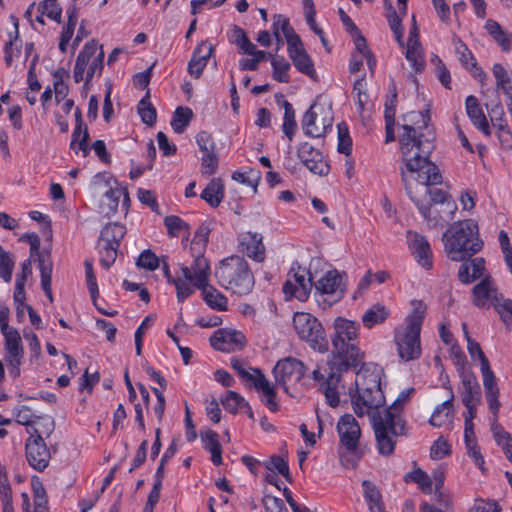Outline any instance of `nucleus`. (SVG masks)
<instances>
[{"instance_id":"44","label":"nucleus","mask_w":512,"mask_h":512,"mask_svg":"<svg viewBox=\"0 0 512 512\" xmlns=\"http://www.w3.org/2000/svg\"><path fill=\"white\" fill-rule=\"evenodd\" d=\"M89 139L88 130H74L70 142L71 150L76 155L81 153L83 157L87 156L90 151Z\"/></svg>"},{"instance_id":"27","label":"nucleus","mask_w":512,"mask_h":512,"mask_svg":"<svg viewBox=\"0 0 512 512\" xmlns=\"http://www.w3.org/2000/svg\"><path fill=\"white\" fill-rule=\"evenodd\" d=\"M456 52L458 54L459 61L461 64L469 70V72L479 82L483 83L487 78L486 73L477 65L476 59L468 47L463 43L460 38L454 40Z\"/></svg>"},{"instance_id":"15","label":"nucleus","mask_w":512,"mask_h":512,"mask_svg":"<svg viewBox=\"0 0 512 512\" xmlns=\"http://www.w3.org/2000/svg\"><path fill=\"white\" fill-rule=\"evenodd\" d=\"M30 437L26 440L25 450L28 464L35 470L44 471L50 462V452L42 437L44 433L39 428H33V432L28 430Z\"/></svg>"},{"instance_id":"24","label":"nucleus","mask_w":512,"mask_h":512,"mask_svg":"<svg viewBox=\"0 0 512 512\" xmlns=\"http://www.w3.org/2000/svg\"><path fill=\"white\" fill-rule=\"evenodd\" d=\"M473 303L479 308H488L491 305H498L500 293L498 292L491 277H485L473 288Z\"/></svg>"},{"instance_id":"41","label":"nucleus","mask_w":512,"mask_h":512,"mask_svg":"<svg viewBox=\"0 0 512 512\" xmlns=\"http://www.w3.org/2000/svg\"><path fill=\"white\" fill-rule=\"evenodd\" d=\"M190 269L193 274L195 288L209 282L210 264L202 253L197 254Z\"/></svg>"},{"instance_id":"62","label":"nucleus","mask_w":512,"mask_h":512,"mask_svg":"<svg viewBox=\"0 0 512 512\" xmlns=\"http://www.w3.org/2000/svg\"><path fill=\"white\" fill-rule=\"evenodd\" d=\"M219 158L216 153L203 154L201 157V173L205 176L213 175L218 168Z\"/></svg>"},{"instance_id":"50","label":"nucleus","mask_w":512,"mask_h":512,"mask_svg":"<svg viewBox=\"0 0 512 512\" xmlns=\"http://www.w3.org/2000/svg\"><path fill=\"white\" fill-rule=\"evenodd\" d=\"M138 114L140 115L143 123L147 126H153L155 124L157 113L150 103L148 95L140 100L138 104Z\"/></svg>"},{"instance_id":"42","label":"nucleus","mask_w":512,"mask_h":512,"mask_svg":"<svg viewBox=\"0 0 512 512\" xmlns=\"http://www.w3.org/2000/svg\"><path fill=\"white\" fill-rule=\"evenodd\" d=\"M405 482H413L418 485V488L425 494H431L433 492L432 479L422 469L417 468L407 473L404 476Z\"/></svg>"},{"instance_id":"45","label":"nucleus","mask_w":512,"mask_h":512,"mask_svg":"<svg viewBox=\"0 0 512 512\" xmlns=\"http://www.w3.org/2000/svg\"><path fill=\"white\" fill-rule=\"evenodd\" d=\"M492 72L496 79L497 87L502 90L505 95L512 94V79L505 67L500 63H495Z\"/></svg>"},{"instance_id":"36","label":"nucleus","mask_w":512,"mask_h":512,"mask_svg":"<svg viewBox=\"0 0 512 512\" xmlns=\"http://www.w3.org/2000/svg\"><path fill=\"white\" fill-rule=\"evenodd\" d=\"M465 108L468 117L476 128H489V121L475 96L470 95L466 98Z\"/></svg>"},{"instance_id":"53","label":"nucleus","mask_w":512,"mask_h":512,"mask_svg":"<svg viewBox=\"0 0 512 512\" xmlns=\"http://www.w3.org/2000/svg\"><path fill=\"white\" fill-rule=\"evenodd\" d=\"M85 267V276H86V284L89 291V294L91 296V299L94 304H96L98 295H99V289L98 284L96 280V276L93 271V262L92 260H85L84 262Z\"/></svg>"},{"instance_id":"16","label":"nucleus","mask_w":512,"mask_h":512,"mask_svg":"<svg viewBox=\"0 0 512 512\" xmlns=\"http://www.w3.org/2000/svg\"><path fill=\"white\" fill-rule=\"evenodd\" d=\"M29 244H30V255L31 257L37 256L38 266L40 270L41 276V287L44 290L46 296L50 301L53 300L52 292H51V278H52V270L53 264L51 261V255L49 251L43 250L40 251V238L37 234H27L25 235Z\"/></svg>"},{"instance_id":"8","label":"nucleus","mask_w":512,"mask_h":512,"mask_svg":"<svg viewBox=\"0 0 512 512\" xmlns=\"http://www.w3.org/2000/svg\"><path fill=\"white\" fill-rule=\"evenodd\" d=\"M345 273L331 269L323 273L318 279L313 277L314 298L323 309L339 302L345 295Z\"/></svg>"},{"instance_id":"5","label":"nucleus","mask_w":512,"mask_h":512,"mask_svg":"<svg viewBox=\"0 0 512 512\" xmlns=\"http://www.w3.org/2000/svg\"><path fill=\"white\" fill-rule=\"evenodd\" d=\"M444 249L452 261H464L483 247L478 225L472 219L453 223L443 234Z\"/></svg>"},{"instance_id":"59","label":"nucleus","mask_w":512,"mask_h":512,"mask_svg":"<svg viewBox=\"0 0 512 512\" xmlns=\"http://www.w3.org/2000/svg\"><path fill=\"white\" fill-rule=\"evenodd\" d=\"M488 117H489V125H492L493 128H506L507 124L505 123L504 116L505 112L500 104L492 105L491 107L487 106Z\"/></svg>"},{"instance_id":"57","label":"nucleus","mask_w":512,"mask_h":512,"mask_svg":"<svg viewBox=\"0 0 512 512\" xmlns=\"http://www.w3.org/2000/svg\"><path fill=\"white\" fill-rule=\"evenodd\" d=\"M366 85L365 76H362L355 81L353 86V93L356 95L359 111H364L369 103V95L367 93Z\"/></svg>"},{"instance_id":"46","label":"nucleus","mask_w":512,"mask_h":512,"mask_svg":"<svg viewBox=\"0 0 512 512\" xmlns=\"http://www.w3.org/2000/svg\"><path fill=\"white\" fill-rule=\"evenodd\" d=\"M271 65L273 68V78L280 83H288L290 63L282 56H272Z\"/></svg>"},{"instance_id":"56","label":"nucleus","mask_w":512,"mask_h":512,"mask_svg":"<svg viewBox=\"0 0 512 512\" xmlns=\"http://www.w3.org/2000/svg\"><path fill=\"white\" fill-rule=\"evenodd\" d=\"M261 174L259 170L256 169H249L248 171L242 172V171H235L232 174V179L240 182L242 184H245L247 186L256 188L258 185V182L260 181Z\"/></svg>"},{"instance_id":"51","label":"nucleus","mask_w":512,"mask_h":512,"mask_svg":"<svg viewBox=\"0 0 512 512\" xmlns=\"http://www.w3.org/2000/svg\"><path fill=\"white\" fill-rule=\"evenodd\" d=\"M493 435L506 458L512 463V436L502 428L493 429Z\"/></svg>"},{"instance_id":"31","label":"nucleus","mask_w":512,"mask_h":512,"mask_svg":"<svg viewBox=\"0 0 512 512\" xmlns=\"http://www.w3.org/2000/svg\"><path fill=\"white\" fill-rule=\"evenodd\" d=\"M241 246L242 252L254 261L262 262L265 259V246L261 234L246 233L242 237Z\"/></svg>"},{"instance_id":"3","label":"nucleus","mask_w":512,"mask_h":512,"mask_svg":"<svg viewBox=\"0 0 512 512\" xmlns=\"http://www.w3.org/2000/svg\"><path fill=\"white\" fill-rule=\"evenodd\" d=\"M413 392V388L401 391L390 407L372 415V427L380 455L390 456L395 450L397 438L406 434L402 410Z\"/></svg>"},{"instance_id":"64","label":"nucleus","mask_w":512,"mask_h":512,"mask_svg":"<svg viewBox=\"0 0 512 512\" xmlns=\"http://www.w3.org/2000/svg\"><path fill=\"white\" fill-rule=\"evenodd\" d=\"M164 225L167 228L168 234L172 237L179 236L180 232L188 227L180 217L175 215L165 217Z\"/></svg>"},{"instance_id":"29","label":"nucleus","mask_w":512,"mask_h":512,"mask_svg":"<svg viewBox=\"0 0 512 512\" xmlns=\"http://www.w3.org/2000/svg\"><path fill=\"white\" fill-rule=\"evenodd\" d=\"M459 376L463 385V405H469L472 402L481 403V389L474 372L462 371Z\"/></svg>"},{"instance_id":"54","label":"nucleus","mask_w":512,"mask_h":512,"mask_svg":"<svg viewBox=\"0 0 512 512\" xmlns=\"http://www.w3.org/2000/svg\"><path fill=\"white\" fill-rule=\"evenodd\" d=\"M263 465L270 471H277L287 481H291L288 463L278 455H273L269 460L263 462Z\"/></svg>"},{"instance_id":"17","label":"nucleus","mask_w":512,"mask_h":512,"mask_svg":"<svg viewBox=\"0 0 512 512\" xmlns=\"http://www.w3.org/2000/svg\"><path fill=\"white\" fill-rule=\"evenodd\" d=\"M334 121L330 102L318 97L302 118V126L315 128H332Z\"/></svg>"},{"instance_id":"33","label":"nucleus","mask_w":512,"mask_h":512,"mask_svg":"<svg viewBox=\"0 0 512 512\" xmlns=\"http://www.w3.org/2000/svg\"><path fill=\"white\" fill-rule=\"evenodd\" d=\"M272 32L277 43V50H279L284 45V40L281 36V33L285 37L288 47L289 40H292V38L294 37H299L295 33L294 29L291 27L289 19H287L281 14L274 15L272 23Z\"/></svg>"},{"instance_id":"47","label":"nucleus","mask_w":512,"mask_h":512,"mask_svg":"<svg viewBox=\"0 0 512 512\" xmlns=\"http://www.w3.org/2000/svg\"><path fill=\"white\" fill-rule=\"evenodd\" d=\"M258 392L262 393L263 399L262 401L266 405V407L271 412H276L278 410V402L275 387L270 383L267 379L261 386L257 389Z\"/></svg>"},{"instance_id":"30","label":"nucleus","mask_w":512,"mask_h":512,"mask_svg":"<svg viewBox=\"0 0 512 512\" xmlns=\"http://www.w3.org/2000/svg\"><path fill=\"white\" fill-rule=\"evenodd\" d=\"M15 421L18 424L27 426V431L30 430L33 432V428H37L35 426V420H43V427L45 430H42L43 432H46L47 435H49L53 431L54 422L50 417L42 418L39 416H36L32 410L28 406H21L14 411Z\"/></svg>"},{"instance_id":"39","label":"nucleus","mask_w":512,"mask_h":512,"mask_svg":"<svg viewBox=\"0 0 512 512\" xmlns=\"http://www.w3.org/2000/svg\"><path fill=\"white\" fill-rule=\"evenodd\" d=\"M224 184L220 178H213L201 193V198L211 207H218L224 198Z\"/></svg>"},{"instance_id":"26","label":"nucleus","mask_w":512,"mask_h":512,"mask_svg":"<svg viewBox=\"0 0 512 512\" xmlns=\"http://www.w3.org/2000/svg\"><path fill=\"white\" fill-rule=\"evenodd\" d=\"M213 52V46L208 42H201L195 49L188 63V73L194 78H200L207 66Z\"/></svg>"},{"instance_id":"19","label":"nucleus","mask_w":512,"mask_h":512,"mask_svg":"<svg viewBox=\"0 0 512 512\" xmlns=\"http://www.w3.org/2000/svg\"><path fill=\"white\" fill-rule=\"evenodd\" d=\"M5 343V361L9 367V373L13 377L20 375L19 366L23 358V345L20 334L17 330L8 331L3 334Z\"/></svg>"},{"instance_id":"23","label":"nucleus","mask_w":512,"mask_h":512,"mask_svg":"<svg viewBox=\"0 0 512 512\" xmlns=\"http://www.w3.org/2000/svg\"><path fill=\"white\" fill-rule=\"evenodd\" d=\"M287 50L295 68L299 72L313 78L316 74L314 64L308 53L305 51L300 37H294L292 40H289V47Z\"/></svg>"},{"instance_id":"6","label":"nucleus","mask_w":512,"mask_h":512,"mask_svg":"<svg viewBox=\"0 0 512 512\" xmlns=\"http://www.w3.org/2000/svg\"><path fill=\"white\" fill-rule=\"evenodd\" d=\"M412 311L405 319V325L395 329V343L398 354L404 361L418 359L421 355L420 333L427 311L421 300L411 301Z\"/></svg>"},{"instance_id":"28","label":"nucleus","mask_w":512,"mask_h":512,"mask_svg":"<svg viewBox=\"0 0 512 512\" xmlns=\"http://www.w3.org/2000/svg\"><path fill=\"white\" fill-rule=\"evenodd\" d=\"M98 51V43L96 40H90L87 42L81 52L78 54L74 71H73V77L75 82L79 83L86 78V72L89 67V62L91 58L96 54Z\"/></svg>"},{"instance_id":"18","label":"nucleus","mask_w":512,"mask_h":512,"mask_svg":"<svg viewBox=\"0 0 512 512\" xmlns=\"http://www.w3.org/2000/svg\"><path fill=\"white\" fill-rule=\"evenodd\" d=\"M337 432L340 444L350 453H355L359 448L361 429L351 414L341 416L337 423Z\"/></svg>"},{"instance_id":"55","label":"nucleus","mask_w":512,"mask_h":512,"mask_svg":"<svg viewBox=\"0 0 512 512\" xmlns=\"http://www.w3.org/2000/svg\"><path fill=\"white\" fill-rule=\"evenodd\" d=\"M99 52L91 58L89 67L86 72L85 82H89L94 75H101L103 70L104 62V50L102 45H98Z\"/></svg>"},{"instance_id":"4","label":"nucleus","mask_w":512,"mask_h":512,"mask_svg":"<svg viewBox=\"0 0 512 512\" xmlns=\"http://www.w3.org/2000/svg\"><path fill=\"white\" fill-rule=\"evenodd\" d=\"M381 371L377 367L371 369L363 365L356 372L355 387L356 391L351 394V401L354 412L362 417L364 415H373L385 402V396L381 389Z\"/></svg>"},{"instance_id":"34","label":"nucleus","mask_w":512,"mask_h":512,"mask_svg":"<svg viewBox=\"0 0 512 512\" xmlns=\"http://www.w3.org/2000/svg\"><path fill=\"white\" fill-rule=\"evenodd\" d=\"M485 270V261L483 258H474L471 261H463L458 277L463 284L472 283L474 280L482 277Z\"/></svg>"},{"instance_id":"52","label":"nucleus","mask_w":512,"mask_h":512,"mask_svg":"<svg viewBox=\"0 0 512 512\" xmlns=\"http://www.w3.org/2000/svg\"><path fill=\"white\" fill-rule=\"evenodd\" d=\"M38 11L57 23L61 22L62 8L57 0H43L39 4Z\"/></svg>"},{"instance_id":"20","label":"nucleus","mask_w":512,"mask_h":512,"mask_svg":"<svg viewBox=\"0 0 512 512\" xmlns=\"http://www.w3.org/2000/svg\"><path fill=\"white\" fill-rule=\"evenodd\" d=\"M298 157L303 165L315 175L325 176L330 171V165L323 153L308 142L299 146Z\"/></svg>"},{"instance_id":"10","label":"nucleus","mask_w":512,"mask_h":512,"mask_svg":"<svg viewBox=\"0 0 512 512\" xmlns=\"http://www.w3.org/2000/svg\"><path fill=\"white\" fill-rule=\"evenodd\" d=\"M467 350L472 358L477 357L480 360V370L482 373L483 386L488 408L496 418L499 412L500 402L498 400L499 388L495 374L492 371L489 361L478 342H476L474 339H468Z\"/></svg>"},{"instance_id":"1","label":"nucleus","mask_w":512,"mask_h":512,"mask_svg":"<svg viewBox=\"0 0 512 512\" xmlns=\"http://www.w3.org/2000/svg\"><path fill=\"white\" fill-rule=\"evenodd\" d=\"M334 329L332 345L337 357L333 366L329 369L325 368L324 372L320 367L312 372L313 379L319 383L328 405L333 408L337 407L340 402L338 392L340 372L356 368L363 360V355L356 344L359 325L351 320L337 318L334 322Z\"/></svg>"},{"instance_id":"58","label":"nucleus","mask_w":512,"mask_h":512,"mask_svg":"<svg viewBox=\"0 0 512 512\" xmlns=\"http://www.w3.org/2000/svg\"><path fill=\"white\" fill-rule=\"evenodd\" d=\"M193 117V112L188 107H178L172 117L171 126L172 128H185L189 125Z\"/></svg>"},{"instance_id":"13","label":"nucleus","mask_w":512,"mask_h":512,"mask_svg":"<svg viewBox=\"0 0 512 512\" xmlns=\"http://www.w3.org/2000/svg\"><path fill=\"white\" fill-rule=\"evenodd\" d=\"M406 193L430 227L442 226L454 218L457 210L455 202H449L443 206L429 204L414 194L413 184H411L410 191H406Z\"/></svg>"},{"instance_id":"7","label":"nucleus","mask_w":512,"mask_h":512,"mask_svg":"<svg viewBox=\"0 0 512 512\" xmlns=\"http://www.w3.org/2000/svg\"><path fill=\"white\" fill-rule=\"evenodd\" d=\"M218 283L237 295L248 294L254 286V276L247 261L240 256L223 259L215 270Z\"/></svg>"},{"instance_id":"11","label":"nucleus","mask_w":512,"mask_h":512,"mask_svg":"<svg viewBox=\"0 0 512 512\" xmlns=\"http://www.w3.org/2000/svg\"><path fill=\"white\" fill-rule=\"evenodd\" d=\"M125 234V226L117 222L109 223L101 230L97 249L103 268L109 269L115 263L120 242Z\"/></svg>"},{"instance_id":"14","label":"nucleus","mask_w":512,"mask_h":512,"mask_svg":"<svg viewBox=\"0 0 512 512\" xmlns=\"http://www.w3.org/2000/svg\"><path fill=\"white\" fill-rule=\"evenodd\" d=\"M305 373L304 363L293 357L279 360L273 368L276 383L289 395H292L290 389L301 381Z\"/></svg>"},{"instance_id":"61","label":"nucleus","mask_w":512,"mask_h":512,"mask_svg":"<svg viewBox=\"0 0 512 512\" xmlns=\"http://www.w3.org/2000/svg\"><path fill=\"white\" fill-rule=\"evenodd\" d=\"M196 142L202 154L216 153V144L208 130H201L196 136Z\"/></svg>"},{"instance_id":"60","label":"nucleus","mask_w":512,"mask_h":512,"mask_svg":"<svg viewBox=\"0 0 512 512\" xmlns=\"http://www.w3.org/2000/svg\"><path fill=\"white\" fill-rule=\"evenodd\" d=\"M137 266L154 271L160 266V260L151 250H145L138 257Z\"/></svg>"},{"instance_id":"25","label":"nucleus","mask_w":512,"mask_h":512,"mask_svg":"<svg viewBox=\"0 0 512 512\" xmlns=\"http://www.w3.org/2000/svg\"><path fill=\"white\" fill-rule=\"evenodd\" d=\"M407 241L409 249L418 264L430 269L432 267V251L428 240L417 232H408Z\"/></svg>"},{"instance_id":"9","label":"nucleus","mask_w":512,"mask_h":512,"mask_svg":"<svg viewBox=\"0 0 512 512\" xmlns=\"http://www.w3.org/2000/svg\"><path fill=\"white\" fill-rule=\"evenodd\" d=\"M293 325L299 338L308 343L313 350L321 353L328 350L325 330L315 316L307 312H296Z\"/></svg>"},{"instance_id":"12","label":"nucleus","mask_w":512,"mask_h":512,"mask_svg":"<svg viewBox=\"0 0 512 512\" xmlns=\"http://www.w3.org/2000/svg\"><path fill=\"white\" fill-rule=\"evenodd\" d=\"M312 289L313 276L310 271L298 263H293L282 287L285 298L287 300L295 298L304 302L309 298Z\"/></svg>"},{"instance_id":"48","label":"nucleus","mask_w":512,"mask_h":512,"mask_svg":"<svg viewBox=\"0 0 512 512\" xmlns=\"http://www.w3.org/2000/svg\"><path fill=\"white\" fill-rule=\"evenodd\" d=\"M396 103H397V90L394 84L390 89V94L387 96L385 101V111L384 117L386 121L385 128H393L395 124V113H396Z\"/></svg>"},{"instance_id":"38","label":"nucleus","mask_w":512,"mask_h":512,"mask_svg":"<svg viewBox=\"0 0 512 512\" xmlns=\"http://www.w3.org/2000/svg\"><path fill=\"white\" fill-rule=\"evenodd\" d=\"M201 440L205 450L211 454V461L215 466L222 464V447L219 443V435L212 430L201 433Z\"/></svg>"},{"instance_id":"43","label":"nucleus","mask_w":512,"mask_h":512,"mask_svg":"<svg viewBox=\"0 0 512 512\" xmlns=\"http://www.w3.org/2000/svg\"><path fill=\"white\" fill-rule=\"evenodd\" d=\"M405 57L415 72L420 73L424 70L425 60L421 44H407Z\"/></svg>"},{"instance_id":"21","label":"nucleus","mask_w":512,"mask_h":512,"mask_svg":"<svg viewBox=\"0 0 512 512\" xmlns=\"http://www.w3.org/2000/svg\"><path fill=\"white\" fill-rule=\"evenodd\" d=\"M442 182V175L440 180L435 183H422L417 179H413V191L420 199L425 200L429 204L439 206L446 205L449 202H455L449 193L442 188L433 187Z\"/></svg>"},{"instance_id":"35","label":"nucleus","mask_w":512,"mask_h":512,"mask_svg":"<svg viewBox=\"0 0 512 512\" xmlns=\"http://www.w3.org/2000/svg\"><path fill=\"white\" fill-rule=\"evenodd\" d=\"M450 389V397L443 403L439 404L433 414L429 419V423L434 427H442L447 424H450L453 419L454 410H453V400L454 395L451 387Z\"/></svg>"},{"instance_id":"37","label":"nucleus","mask_w":512,"mask_h":512,"mask_svg":"<svg viewBox=\"0 0 512 512\" xmlns=\"http://www.w3.org/2000/svg\"><path fill=\"white\" fill-rule=\"evenodd\" d=\"M197 289L201 290L204 301L212 309H215L217 311L227 310V298L216 288L210 285L209 282L197 287Z\"/></svg>"},{"instance_id":"40","label":"nucleus","mask_w":512,"mask_h":512,"mask_svg":"<svg viewBox=\"0 0 512 512\" xmlns=\"http://www.w3.org/2000/svg\"><path fill=\"white\" fill-rule=\"evenodd\" d=\"M390 316V310L381 303L372 305L362 316L364 327L371 329L375 325L381 324Z\"/></svg>"},{"instance_id":"2","label":"nucleus","mask_w":512,"mask_h":512,"mask_svg":"<svg viewBox=\"0 0 512 512\" xmlns=\"http://www.w3.org/2000/svg\"><path fill=\"white\" fill-rule=\"evenodd\" d=\"M435 130H403L399 135L401 158L404 167L400 169L406 191H410L413 179L422 183L440 180L439 168L429 160L435 148Z\"/></svg>"},{"instance_id":"22","label":"nucleus","mask_w":512,"mask_h":512,"mask_svg":"<svg viewBox=\"0 0 512 512\" xmlns=\"http://www.w3.org/2000/svg\"><path fill=\"white\" fill-rule=\"evenodd\" d=\"M246 339L242 332L232 329L217 330L210 338L211 346L222 352H233L245 346Z\"/></svg>"},{"instance_id":"49","label":"nucleus","mask_w":512,"mask_h":512,"mask_svg":"<svg viewBox=\"0 0 512 512\" xmlns=\"http://www.w3.org/2000/svg\"><path fill=\"white\" fill-rule=\"evenodd\" d=\"M223 407L230 413L236 414L244 406H248V402L237 392L228 391L226 396L221 400Z\"/></svg>"},{"instance_id":"32","label":"nucleus","mask_w":512,"mask_h":512,"mask_svg":"<svg viewBox=\"0 0 512 512\" xmlns=\"http://www.w3.org/2000/svg\"><path fill=\"white\" fill-rule=\"evenodd\" d=\"M181 276H177L171 284L176 288L178 302H184L194 292V278L191 269L181 265Z\"/></svg>"},{"instance_id":"63","label":"nucleus","mask_w":512,"mask_h":512,"mask_svg":"<svg viewBox=\"0 0 512 512\" xmlns=\"http://www.w3.org/2000/svg\"><path fill=\"white\" fill-rule=\"evenodd\" d=\"M209 239V229L201 226L197 229L191 242V250L202 253Z\"/></svg>"}]
</instances>
